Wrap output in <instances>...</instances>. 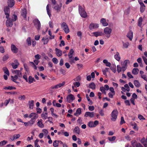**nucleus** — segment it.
<instances>
[{
	"instance_id": "nucleus-61",
	"label": "nucleus",
	"mask_w": 147,
	"mask_h": 147,
	"mask_svg": "<svg viewBox=\"0 0 147 147\" xmlns=\"http://www.w3.org/2000/svg\"><path fill=\"white\" fill-rule=\"evenodd\" d=\"M11 65L12 66L13 68V69H16L17 68L18 66V65L16 64H15L14 63H12Z\"/></svg>"
},
{
	"instance_id": "nucleus-47",
	"label": "nucleus",
	"mask_w": 147,
	"mask_h": 147,
	"mask_svg": "<svg viewBox=\"0 0 147 147\" xmlns=\"http://www.w3.org/2000/svg\"><path fill=\"white\" fill-rule=\"evenodd\" d=\"M145 6L144 5V6H141L140 7V11L141 13H143L144 12L145 10Z\"/></svg>"
},
{
	"instance_id": "nucleus-33",
	"label": "nucleus",
	"mask_w": 147,
	"mask_h": 147,
	"mask_svg": "<svg viewBox=\"0 0 147 147\" xmlns=\"http://www.w3.org/2000/svg\"><path fill=\"white\" fill-rule=\"evenodd\" d=\"M89 88L93 90H94L96 88V85L94 82H92L89 84Z\"/></svg>"
},
{
	"instance_id": "nucleus-32",
	"label": "nucleus",
	"mask_w": 147,
	"mask_h": 147,
	"mask_svg": "<svg viewBox=\"0 0 147 147\" xmlns=\"http://www.w3.org/2000/svg\"><path fill=\"white\" fill-rule=\"evenodd\" d=\"M74 132L77 134H80V129L79 127L78 126L75 127L74 129Z\"/></svg>"
},
{
	"instance_id": "nucleus-43",
	"label": "nucleus",
	"mask_w": 147,
	"mask_h": 147,
	"mask_svg": "<svg viewBox=\"0 0 147 147\" xmlns=\"http://www.w3.org/2000/svg\"><path fill=\"white\" fill-rule=\"evenodd\" d=\"M49 34L50 35V36L49 37V39H53L54 38L55 36L54 35H52V33L50 30H49Z\"/></svg>"
},
{
	"instance_id": "nucleus-45",
	"label": "nucleus",
	"mask_w": 147,
	"mask_h": 147,
	"mask_svg": "<svg viewBox=\"0 0 147 147\" xmlns=\"http://www.w3.org/2000/svg\"><path fill=\"white\" fill-rule=\"evenodd\" d=\"M61 28H63L64 29L65 28H66L68 26L67 25L66 23L65 22H63L61 25Z\"/></svg>"
},
{
	"instance_id": "nucleus-60",
	"label": "nucleus",
	"mask_w": 147,
	"mask_h": 147,
	"mask_svg": "<svg viewBox=\"0 0 147 147\" xmlns=\"http://www.w3.org/2000/svg\"><path fill=\"white\" fill-rule=\"evenodd\" d=\"M141 77L145 80L147 82V76L146 75H141Z\"/></svg>"
},
{
	"instance_id": "nucleus-8",
	"label": "nucleus",
	"mask_w": 147,
	"mask_h": 147,
	"mask_svg": "<svg viewBox=\"0 0 147 147\" xmlns=\"http://www.w3.org/2000/svg\"><path fill=\"white\" fill-rule=\"evenodd\" d=\"M4 11L5 14L6 15V18L7 19L9 18V16L10 9L8 6L5 7H4Z\"/></svg>"
},
{
	"instance_id": "nucleus-4",
	"label": "nucleus",
	"mask_w": 147,
	"mask_h": 147,
	"mask_svg": "<svg viewBox=\"0 0 147 147\" xmlns=\"http://www.w3.org/2000/svg\"><path fill=\"white\" fill-rule=\"evenodd\" d=\"M33 22L38 31L40 30L41 28V24L39 20L38 19H35L33 20Z\"/></svg>"
},
{
	"instance_id": "nucleus-30",
	"label": "nucleus",
	"mask_w": 147,
	"mask_h": 147,
	"mask_svg": "<svg viewBox=\"0 0 147 147\" xmlns=\"http://www.w3.org/2000/svg\"><path fill=\"white\" fill-rule=\"evenodd\" d=\"M31 37H28L26 40V43L28 46H30L31 45Z\"/></svg>"
},
{
	"instance_id": "nucleus-41",
	"label": "nucleus",
	"mask_w": 147,
	"mask_h": 147,
	"mask_svg": "<svg viewBox=\"0 0 147 147\" xmlns=\"http://www.w3.org/2000/svg\"><path fill=\"white\" fill-rule=\"evenodd\" d=\"M48 113H43L41 114V117L43 119H46L47 118V115Z\"/></svg>"
},
{
	"instance_id": "nucleus-21",
	"label": "nucleus",
	"mask_w": 147,
	"mask_h": 147,
	"mask_svg": "<svg viewBox=\"0 0 147 147\" xmlns=\"http://www.w3.org/2000/svg\"><path fill=\"white\" fill-rule=\"evenodd\" d=\"M42 119H41L40 120L38 121L37 123V125L38 126L40 127L43 128L44 127V125L42 123Z\"/></svg>"
},
{
	"instance_id": "nucleus-12",
	"label": "nucleus",
	"mask_w": 147,
	"mask_h": 147,
	"mask_svg": "<svg viewBox=\"0 0 147 147\" xmlns=\"http://www.w3.org/2000/svg\"><path fill=\"white\" fill-rule=\"evenodd\" d=\"M94 114L93 112H86L84 115V117H89L90 118H92L94 117Z\"/></svg>"
},
{
	"instance_id": "nucleus-27",
	"label": "nucleus",
	"mask_w": 147,
	"mask_h": 147,
	"mask_svg": "<svg viewBox=\"0 0 147 147\" xmlns=\"http://www.w3.org/2000/svg\"><path fill=\"white\" fill-rule=\"evenodd\" d=\"M74 53V51L72 49H71L70 50V51L68 54V56L69 58H71L72 57V56Z\"/></svg>"
},
{
	"instance_id": "nucleus-22",
	"label": "nucleus",
	"mask_w": 147,
	"mask_h": 147,
	"mask_svg": "<svg viewBox=\"0 0 147 147\" xmlns=\"http://www.w3.org/2000/svg\"><path fill=\"white\" fill-rule=\"evenodd\" d=\"M26 9H23L21 14L24 18H26Z\"/></svg>"
},
{
	"instance_id": "nucleus-36",
	"label": "nucleus",
	"mask_w": 147,
	"mask_h": 147,
	"mask_svg": "<svg viewBox=\"0 0 147 147\" xmlns=\"http://www.w3.org/2000/svg\"><path fill=\"white\" fill-rule=\"evenodd\" d=\"M81 113V109L80 108L78 109L76 111V113H75L74 115L76 116L77 114L80 115Z\"/></svg>"
},
{
	"instance_id": "nucleus-39",
	"label": "nucleus",
	"mask_w": 147,
	"mask_h": 147,
	"mask_svg": "<svg viewBox=\"0 0 147 147\" xmlns=\"http://www.w3.org/2000/svg\"><path fill=\"white\" fill-rule=\"evenodd\" d=\"M4 89L5 90H12L13 89L16 90V88L15 87L12 86H9L8 87H5L4 88Z\"/></svg>"
},
{
	"instance_id": "nucleus-1",
	"label": "nucleus",
	"mask_w": 147,
	"mask_h": 147,
	"mask_svg": "<svg viewBox=\"0 0 147 147\" xmlns=\"http://www.w3.org/2000/svg\"><path fill=\"white\" fill-rule=\"evenodd\" d=\"M38 117V115L34 113H32L29 115V117L31 118L30 121L28 122H24V125L25 126H27L30 125V126L33 125L35 122L36 119H37Z\"/></svg>"
},
{
	"instance_id": "nucleus-46",
	"label": "nucleus",
	"mask_w": 147,
	"mask_h": 147,
	"mask_svg": "<svg viewBox=\"0 0 147 147\" xmlns=\"http://www.w3.org/2000/svg\"><path fill=\"white\" fill-rule=\"evenodd\" d=\"M116 137L115 136H113L112 137H109L108 138V139L111 142L115 140L116 139Z\"/></svg>"
},
{
	"instance_id": "nucleus-7",
	"label": "nucleus",
	"mask_w": 147,
	"mask_h": 147,
	"mask_svg": "<svg viewBox=\"0 0 147 147\" xmlns=\"http://www.w3.org/2000/svg\"><path fill=\"white\" fill-rule=\"evenodd\" d=\"M65 84V82H62V83H59L58 84H57L55 86H51L50 88V89H57L58 88H60L62 86H63Z\"/></svg>"
},
{
	"instance_id": "nucleus-40",
	"label": "nucleus",
	"mask_w": 147,
	"mask_h": 147,
	"mask_svg": "<svg viewBox=\"0 0 147 147\" xmlns=\"http://www.w3.org/2000/svg\"><path fill=\"white\" fill-rule=\"evenodd\" d=\"M8 143L7 140H4L0 142V146L1 147L5 145Z\"/></svg>"
},
{
	"instance_id": "nucleus-64",
	"label": "nucleus",
	"mask_w": 147,
	"mask_h": 147,
	"mask_svg": "<svg viewBox=\"0 0 147 147\" xmlns=\"http://www.w3.org/2000/svg\"><path fill=\"white\" fill-rule=\"evenodd\" d=\"M142 58L146 65H147V59L144 56H142Z\"/></svg>"
},
{
	"instance_id": "nucleus-52",
	"label": "nucleus",
	"mask_w": 147,
	"mask_h": 147,
	"mask_svg": "<svg viewBox=\"0 0 147 147\" xmlns=\"http://www.w3.org/2000/svg\"><path fill=\"white\" fill-rule=\"evenodd\" d=\"M117 70L118 73H120L121 71V68L120 67V65H117Z\"/></svg>"
},
{
	"instance_id": "nucleus-62",
	"label": "nucleus",
	"mask_w": 147,
	"mask_h": 147,
	"mask_svg": "<svg viewBox=\"0 0 147 147\" xmlns=\"http://www.w3.org/2000/svg\"><path fill=\"white\" fill-rule=\"evenodd\" d=\"M13 18L11 20L13 22L15 21L17 19V17L16 15L14 14L13 17H12Z\"/></svg>"
},
{
	"instance_id": "nucleus-37",
	"label": "nucleus",
	"mask_w": 147,
	"mask_h": 147,
	"mask_svg": "<svg viewBox=\"0 0 147 147\" xmlns=\"http://www.w3.org/2000/svg\"><path fill=\"white\" fill-rule=\"evenodd\" d=\"M33 81H35L34 78L31 76H29L28 78L29 83L31 84L32 83Z\"/></svg>"
},
{
	"instance_id": "nucleus-42",
	"label": "nucleus",
	"mask_w": 147,
	"mask_h": 147,
	"mask_svg": "<svg viewBox=\"0 0 147 147\" xmlns=\"http://www.w3.org/2000/svg\"><path fill=\"white\" fill-rule=\"evenodd\" d=\"M129 63V61L128 60H126L124 61L123 64V66L125 67H127V63Z\"/></svg>"
},
{
	"instance_id": "nucleus-57",
	"label": "nucleus",
	"mask_w": 147,
	"mask_h": 147,
	"mask_svg": "<svg viewBox=\"0 0 147 147\" xmlns=\"http://www.w3.org/2000/svg\"><path fill=\"white\" fill-rule=\"evenodd\" d=\"M11 100V99L10 98H9L8 100H5L4 102V104L5 106H7V105L9 103L10 100Z\"/></svg>"
},
{
	"instance_id": "nucleus-6",
	"label": "nucleus",
	"mask_w": 147,
	"mask_h": 147,
	"mask_svg": "<svg viewBox=\"0 0 147 147\" xmlns=\"http://www.w3.org/2000/svg\"><path fill=\"white\" fill-rule=\"evenodd\" d=\"M99 124V122L97 120H96L93 122L92 121H89L88 123V126L90 127H95Z\"/></svg>"
},
{
	"instance_id": "nucleus-49",
	"label": "nucleus",
	"mask_w": 147,
	"mask_h": 147,
	"mask_svg": "<svg viewBox=\"0 0 147 147\" xmlns=\"http://www.w3.org/2000/svg\"><path fill=\"white\" fill-rule=\"evenodd\" d=\"M63 29L65 33L66 34H67L69 32V28L68 26L66 28H65L64 29Z\"/></svg>"
},
{
	"instance_id": "nucleus-20",
	"label": "nucleus",
	"mask_w": 147,
	"mask_h": 147,
	"mask_svg": "<svg viewBox=\"0 0 147 147\" xmlns=\"http://www.w3.org/2000/svg\"><path fill=\"white\" fill-rule=\"evenodd\" d=\"M56 51V54L58 57H60L62 55V51L57 48H56L55 49Z\"/></svg>"
},
{
	"instance_id": "nucleus-51",
	"label": "nucleus",
	"mask_w": 147,
	"mask_h": 147,
	"mask_svg": "<svg viewBox=\"0 0 147 147\" xmlns=\"http://www.w3.org/2000/svg\"><path fill=\"white\" fill-rule=\"evenodd\" d=\"M52 61L55 64L58 63V61L57 59L56 58H53L52 59Z\"/></svg>"
},
{
	"instance_id": "nucleus-19",
	"label": "nucleus",
	"mask_w": 147,
	"mask_h": 147,
	"mask_svg": "<svg viewBox=\"0 0 147 147\" xmlns=\"http://www.w3.org/2000/svg\"><path fill=\"white\" fill-rule=\"evenodd\" d=\"M100 22L104 26H107L108 24V23L106 22V19L104 18H102L101 19Z\"/></svg>"
},
{
	"instance_id": "nucleus-29",
	"label": "nucleus",
	"mask_w": 147,
	"mask_h": 147,
	"mask_svg": "<svg viewBox=\"0 0 147 147\" xmlns=\"http://www.w3.org/2000/svg\"><path fill=\"white\" fill-rule=\"evenodd\" d=\"M3 71H4V73L5 74H7V75L8 76L9 75V71L8 69H7V68L6 67H3Z\"/></svg>"
},
{
	"instance_id": "nucleus-14",
	"label": "nucleus",
	"mask_w": 147,
	"mask_h": 147,
	"mask_svg": "<svg viewBox=\"0 0 147 147\" xmlns=\"http://www.w3.org/2000/svg\"><path fill=\"white\" fill-rule=\"evenodd\" d=\"M94 34V35L97 37L98 36H102L104 34L102 32L97 31L96 32H93L92 33Z\"/></svg>"
},
{
	"instance_id": "nucleus-28",
	"label": "nucleus",
	"mask_w": 147,
	"mask_h": 147,
	"mask_svg": "<svg viewBox=\"0 0 147 147\" xmlns=\"http://www.w3.org/2000/svg\"><path fill=\"white\" fill-rule=\"evenodd\" d=\"M143 21L142 18L141 17H140L139 18L138 21V26L139 27H141Z\"/></svg>"
},
{
	"instance_id": "nucleus-3",
	"label": "nucleus",
	"mask_w": 147,
	"mask_h": 147,
	"mask_svg": "<svg viewBox=\"0 0 147 147\" xmlns=\"http://www.w3.org/2000/svg\"><path fill=\"white\" fill-rule=\"evenodd\" d=\"M118 112L117 109L114 110L111 113V119L115 121H116L118 115Z\"/></svg>"
},
{
	"instance_id": "nucleus-35",
	"label": "nucleus",
	"mask_w": 147,
	"mask_h": 147,
	"mask_svg": "<svg viewBox=\"0 0 147 147\" xmlns=\"http://www.w3.org/2000/svg\"><path fill=\"white\" fill-rule=\"evenodd\" d=\"M46 9L47 14L50 17L51 16V13L50 12L49 6V4H48L46 7Z\"/></svg>"
},
{
	"instance_id": "nucleus-10",
	"label": "nucleus",
	"mask_w": 147,
	"mask_h": 147,
	"mask_svg": "<svg viewBox=\"0 0 147 147\" xmlns=\"http://www.w3.org/2000/svg\"><path fill=\"white\" fill-rule=\"evenodd\" d=\"M11 51L13 53H16L18 52V49L13 44L11 45Z\"/></svg>"
},
{
	"instance_id": "nucleus-31",
	"label": "nucleus",
	"mask_w": 147,
	"mask_h": 147,
	"mask_svg": "<svg viewBox=\"0 0 147 147\" xmlns=\"http://www.w3.org/2000/svg\"><path fill=\"white\" fill-rule=\"evenodd\" d=\"M110 70V69L109 68H106L104 69H103L102 70V71L103 72V74L104 75L107 76V74L106 73L107 72H109V70Z\"/></svg>"
},
{
	"instance_id": "nucleus-13",
	"label": "nucleus",
	"mask_w": 147,
	"mask_h": 147,
	"mask_svg": "<svg viewBox=\"0 0 147 147\" xmlns=\"http://www.w3.org/2000/svg\"><path fill=\"white\" fill-rule=\"evenodd\" d=\"M98 27V25L97 24L92 23L90 24L89 26V29L92 30L93 29L96 28Z\"/></svg>"
},
{
	"instance_id": "nucleus-26",
	"label": "nucleus",
	"mask_w": 147,
	"mask_h": 147,
	"mask_svg": "<svg viewBox=\"0 0 147 147\" xmlns=\"http://www.w3.org/2000/svg\"><path fill=\"white\" fill-rule=\"evenodd\" d=\"M134 84L135 86L137 88H139L140 86V84L138 80H135L134 81Z\"/></svg>"
},
{
	"instance_id": "nucleus-56",
	"label": "nucleus",
	"mask_w": 147,
	"mask_h": 147,
	"mask_svg": "<svg viewBox=\"0 0 147 147\" xmlns=\"http://www.w3.org/2000/svg\"><path fill=\"white\" fill-rule=\"evenodd\" d=\"M134 144L135 145L136 147H143L142 146L140 143H136L134 141Z\"/></svg>"
},
{
	"instance_id": "nucleus-16",
	"label": "nucleus",
	"mask_w": 147,
	"mask_h": 147,
	"mask_svg": "<svg viewBox=\"0 0 147 147\" xmlns=\"http://www.w3.org/2000/svg\"><path fill=\"white\" fill-rule=\"evenodd\" d=\"M62 6V4L60 3L59 5L57 4L54 7V9L57 11V12H59L60 11L61 8Z\"/></svg>"
},
{
	"instance_id": "nucleus-11",
	"label": "nucleus",
	"mask_w": 147,
	"mask_h": 147,
	"mask_svg": "<svg viewBox=\"0 0 147 147\" xmlns=\"http://www.w3.org/2000/svg\"><path fill=\"white\" fill-rule=\"evenodd\" d=\"M13 21L10 18L8 19L6 21V25L7 27H11L13 25Z\"/></svg>"
},
{
	"instance_id": "nucleus-59",
	"label": "nucleus",
	"mask_w": 147,
	"mask_h": 147,
	"mask_svg": "<svg viewBox=\"0 0 147 147\" xmlns=\"http://www.w3.org/2000/svg\"><path fill=\"white\" fill-rule=\"evenodd\" d=\"M20 136V135L19 134H15L13 136V137L14 138V139H16L19 138Z\"/></svg>"
},
{
	"instance_id": "nucleus-50",
	"label": "nucleus",
	"mask_w": 147,
	"mask_h": 147,
	"mask_svg": "<svg viewBox=\"0 0 147 147\" xmlns=\"http://www.w3.org/2000/svg\"><path fill=\"white\" fill-rule=\"evenodd\" d=\"M9 58V56L7 55H5L3 57V61H6Z\"/></svg>"
},
{
	"instance_id": "nucleus-5",
	"label": "nucleus",
	"mask_w": 147,
	"mask_h": 147,
	"mask_svg": "<svg viewBox=\"0 0 147 147\" xmlns=\"http://www.w3.org/2000/svg\"><path fill=\"white\" fill-rule=\"evenodd\" d=\"M112 30L109 27H106L104 29V32L106 35V36L107 38H109L111 33Z\"/></svg>"
},
{
	"instance_id": "nucleus-55",
	"label": "nucleus",
	"mask_w": 147,
	"mask_h": 147,
	"mask_svg": "<svg viewBox=\"0 0 147 147\" xmlns=\"http://www.w3.org/2000/svg\"><path fill=\"white\" fill-rule=\"evenodd\" d=\"M125 123V121H124V118L123 117H121V121L120 122V125H122L123 123Z\"/></svg>"
},
{
	"instance_id": "nucleus-2",
	"label": "nucleus",
	"mask_w": 147,
	"mask_h": 147,
	"mask_svg": "<svg viewBox=\"0 0 147 147\" xmlns=\"http://www.w3.org/2000/svg\"><path fill=\"white\" fill-rule=\"evenodd\" d=\"M78 10L80 16L82 18H86L87 17V14L84 9L80 5H78Z\"/></svg>"
},
{
	"instance_id": "nucleus-63",
	"label": "nucleus",
	"mask_w": 147,
	"mask_h": 147,
	"mask_svg": "<svg viewBox=\"0 0 147 147\" xmlns=\"http://www.w3.org/2000/svg\"><path fill=\"white\" fill-rule=\"evenodd\" d=\"M143 139L142 140V143L144 145V147H147V144H146L147 142V141H143Z\"/></svg>"
},
{
	"instance_id": "nucleus-54",
	"label": "nucleus",
	"mask_w": 147,
	"mask_h": 147,
	"mask_svg": "<svg viewBox=\"0 0 147 147\" xmlns=\"http://www.w3.org/2000/svg\"><path fill=\"white\" fill-rule=\"evenodd\" d=\"M115 94V93H111L109 92L108 94L109 96V97L112 98L113 97V96Z\"/></svg>"
},
{
	"instance_id": "nucleus-44",
	"label": "nucleus",
	"mask_w": 147,
	"mask_h": 147,
	"mask_svg": "<svg viewBox=\"0 0 147 147\" xmlns=\"http://www.w3.org/2000/svg\"><path fill=\"white\" fill-rule=\"evenodd\" d=\"M58 140H55L53 142V145L55 147H57L58 146Z\"/></svg>"
},
{
	"instance_id": "nucleus-18",
	"label": "nucleus",
	"mask_w": 147,
	"mask_h": 147,
	"mask_svg": "<svg viewBox=\"0 0 147 147\" xmlns=\"http://www.w3.org/2000/svg\"><path fill=\"white\" fill-rule=\"evenodd\" d=\"M18 76L17 75H15L14 76H11V80L13 82L16 83H19V82L16 81V80L18 79Z\"/></svg>"
},
{
	"instance_id": "nucleus-17",
	"label": "nucleus",
	"mask_w": 147,
	"mask_h": 147,
	"mask_svg": "<svg viewBox=\"0 0 147 147\" xmlns=\"http://www.w3.org/2000/svg\"><path fill=\"white\" fill-rule=\"evenodd\" d=\"M127 36L128 37L130 40H131L133 36V32L131 31H129L127 35Z\"/></svg>"
},
{
	"instance_id": "nucleus-34",
	"label": "nucleus",
	"mask_w": 147,
	"mask_h": 147,
	"mask_svg": "<svg viewBox=\"0 0 147 147\" xmlns=\"http://www.w3.org/2000/svg\"><path fill=\"white\" fill-rule=\"evenodd\" d=\"M139 71V70L138 68H134L132 71V73L134 75L137 74Z\"/></svg>"
},
{
	"instance_id": "nucleus-24",
	"label": "nucleus",
	"mask_w": 147,
	"mask_h": 147,
	"mask_svg": "<svg viewBox=\"0 0 147 147\" xmlns=\"http://www.w3.org/2000/svg\"><path fill=\"white\" fill-rule=\"evenodd\" d=\"M15 73L17 76L20 77H22V72L20 70H16L14 71Z\"/></svg>"
},
{
	"instance_id": "nucleus-25",
	"label": "nucleus",
	"mask_w": 147,
	"mask_h": 147,
	"mask_svg": "<svg viewBox=\"0 0 147 147\" xmlns=\"http://www.w3.org/2000/svg\"><path fill=\"white\" fill-rule=\"evenodd\" d=\"M34 104V101L33 100H29L28 101V105L30 109H33Z\"/></svg>"
},
{
	"instance_id": "nucleus-53",
	"label": "nucleus",
	"mask_w": 147,
	"mask_h": 147,
	"mask_svg": "<svg viewBox=\"0 0 147 147\" xmlns=\"http://www.w3.org/2000/svg\"><path fill=\"white\" fill-rule=\"evenodd\" d=\"M30 63L32 64V67L35 70L37 69V67L33 62H30Z\"/></svg>"
},
{
	"instance_id": "nucleus-38",
	"label": "nucleus",
	"mask_w": 147,
	"mask_h": 147,
	"mask_svg": "<svg viewBox=\"0 0 147 147\" xmlns=\"http://www.w3.org/2000/svg\"><path fill=\"white\" fill-rule=\"evenodd\" d=\"M122 43L123 48L127 49L129 45V43L128 42H127L125 43L123 42H122Z\"/></svg>"
},
{
	"instance_id": "nucleus-9",
	"label": "nucleus",
	"mask_w": 147,
	"mask_h": 147,
	"mask_svg": "<svg viewBox=\"0 0 147 147\" xmlns=\"http://www.w3.org/2000/svg\"><path fill=\"white\" fill-rule=\"evenodd\" d=\"M66 99L68 102L70 103L75 99V97L73 95L70 94L67 96Z\"/></svg>"
},
{
	"instance_id": "nucleus-58",
	"label": "nucleus",
	"mask_w": 147,
	"mask_h": 147,
	"mask_svg": "<svg viewBox=\"0 0 147 147\" xmlns=\"http://www.w3.org/2000/svg\"><path fill=\"white\" fill-rule=\"evenodd\" d=\"M75 86L79 87L80 86V84L79 82H74L73 84Z\"/></svg>"
},
{
	"instance_id": "nucleus-48",
	"label": "nucleus",
	"mask_w": 147,
	"mask_h": 147,
	"mask_svg": "<svg viewBox=\"0 0 147 147\" xmlns=\"http://www.w3.org/2000/svg\"><path fill=\"white\" fill-rule=\"evenodd\" d=\"M114 66V65H113ZM110 69L113 72L115 73L116 72V66L115 65V67H113L112 66L110 67Z\"/></svg>"
},
{
	"instance_id": "nucleus-15",
	"label": "nucleus",
	"mask_w": 147,
	"mask_h": 147,
	"mask_svg": "<svg viewBox=\"0 0 147 147\" xmlns=\"http://www.w3.org/2000/svg\"><path fill=\"white\" fill-rule=\"evenodd\" d=\"M15 4L14 0H8L7 1L8 6L10 7H12Z\"/></svg>"
},
{
	"instance_id": "nucleus-23",
	"label": "nucleus",
	"mask_w": 147,
	"mask_h": 147,
	"mask_svg": "<svg viewBox=\"0 0 147 147\" xmlns=\"http://www.w3.org/2000/svg\"><path fill=\"white\" fill-rule=\"evenodd\" d=\"M115 58L117 61H119L121 59V57L118 52H117L116 54L114 56Z\"/></svg>"
}]
</instances>
